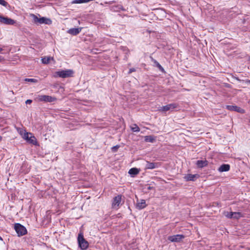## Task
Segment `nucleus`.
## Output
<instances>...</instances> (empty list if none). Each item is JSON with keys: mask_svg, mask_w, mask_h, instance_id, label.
<instances>
[{"mask_svg": "<svg viewBox=\"0 0 250 250\" xmlns=\"http://www.w3.org/2000/svg\"><path fill=\"white\" fill-rule=\"evenodd\" d=\"M31 16L33 18V21L36 23H44L48 25L51 24L52 23V21L50 19L45 17L39 18L37 16L33 14H31Z\"/></svg>", "mask_w": 250, "mask_h": 250, "instance_id": "nucleus-1", "label": "nucleus"}, {"mask_svg": "<svg viewBox=\"0 0 250 250\" xmlns=\"http://www.w3.org/2000/svg\"><path fill=\"white\" fill-rule=\"evenodd\" d=\"M79 246L82 250H86L88 247V242L84 238L83 235L80 233L78 237Z\"/></svg>", "mask_w": 250, "mask_h": 250, "instance_id": "nucleus-2", "label": "nucleus"}, {"mask_svg": "<svg viewBox=\"0 0 250 250\" xmlns=\"http://www.w3.org/2000/svg\"><path fill=\"white\" fill-rule=\"evenodd\" d=\"M14 228L19 236H23L27 233L26 228L20 224H16Z\"/></svg>", "mask_w": 250, "mask_h": 250, "instance_id": "nucleus-3", "label": "nucleus"}, {"mask_svg": "<svg viewBox=\"0 0 250 250\" xmlns=\"http://www.w3.org/2000/svg\"><path fill=\"white\" fill-rule=\"evenodd\" d=\"M73 74V71L70 69L62 70L56 72V74L60 77L65 78L71 77Z\"/></svg>", "mask_w": 250, "mask_h": 250, "instance_id": "nucleus-4", "label": "nucleus"}, {"mask_svg": "<svg viewBox=\"0 0 250 250\" xmlns=\"http://www.w3.org/2000/svg\"><path fill=\"white\" fill-rule=\"evenodd\" d=\"M23 138L30 144L34 145L37 144V142L36 138L34 136H32L31 133H25L23 136Z\"/></svg>", "mask_w": 250, "mask_h": 250, "instance_id": "nucleus-5", "label": "nucleus"}, {"mask_svg": "<svg viewBox=\"0 0 250 250\" xmlns=\"http://www.w3.org/2000/svg\"><path fill=\"white\" fill-rule=\"evenodd\" d=\"M38 101L45 102H52L56 100V98L48 95H38L37 97Z\"/></svg>", "mask_w": 250, "mask_h": 250, "instance_id": "nucleus-6", "label": "nucleus"}, {"mask_svg": "<svg viewBox=\"0 0 250 250\" xmlns=\"http://www.w3.org/2000/svg\"><path fill=\"white\" fill-rule=\"evenodd\" d=\"M184 238L185 236L184 235L176 234L168 236L167 239L171 242L178 243L181 242Z\"/></svg>", "mask_w": 250, "mask_h": 250, "instance_id": "nucleus-7", "label": "nucleus"}, {"mask_svg": "<svg viewBox=\"0 0 250 250\" xmlns=\"http://www.w3.org/2000/svg\"><path fill=\"white\" fill-rule=\"evenodd\" d=\"M178 105L177 104L172 103L163 106L159 109L160 111L166 112L168 110L172 111L174 108H177Z\"/></svg>", "mask_w": 250, "mask_h": 250, "instance_id": "nucleus-8", "label": "nucleus"}, {"mask_svg": "<svg viewBox=\"0 0 250 250\" xmlns=\"http://www.w3.org/2000/svg\"><path fill=\"white\" fill-rule=\"evenodd\" d=\"M0 23L6 25H13L15 23V21L7 17L0 16Z\"/></svg>", "mask_w": 250, "mask_h": 250, "instance_id": "nucleus-9", "label": "nucleus"}, {"mask_svg": "<svg viewBox=\"0 0 250 250\" xmlns=\"http://www.w3.org/2000/svg\"><path fill=\"white\" fill-rule=\"evenodd\" d=\"M122 196L118 195L115 196L113 200L112 206L113 208H118L121 202Z\"/></svg>", "mask_w": 250, "mask_h": 250, "instance_id": "nucleus-10", "label": "nucleus"}, {"mask_svg": "<svg viewBox=\"0 0 250 250\" xmlns=\"http://www.w3.org/2000/svg\"><path fill=\"white\" fill-rule=\"evenodd\" d=\"M147 205L146 201L144 199L138 200L137 199L136 207L138 209H142L146 207Z\"/></svg>", "mask_w": 250, "mask_h": 250, "instance_id": "nucleus-11", "label": "nucleus"}, {"mask_svg": "<svg viewBox=\"0 0 250 250\" xmlns=\"http://www.w3.org/2000/svg\"><path fill=\"white\" fill-rule=\"evenodd\" d=\"M160 166V164L159 163H151L148 161H146V168L152 169L156 168H158Z\"/></svg>", "mask_w": 250, "mask_h": 250, "instance_id": "nucleus-12", "label": "nucleus"}, {"mask_svg": "<svg viewBox=\"0 0 250 250\" xmlns=\"http://www.w3.org/2000/svg\"><path fill=\"white\" fill-rule=\"evenodd\" d=\"M198 174H188L185 175L184 177V179L186 181H194L197 177H198Z\"/></svg>", "mask_w": 250, "mask_h": 250, "instance_id": "nucleus-13", "label": "nucleus"}, {"mask_svg": "<svg viewBox=\"0 0 250 250\" xmlns=\"http://www.w3.org/2000/svg\"><path fill=\"white\" fill-rule=\"evenodd\" d=\"M82 28H73L69 29L67 33L69 34L76 36L79 34V33L81 31Z\"/></svg>", "mask_w": 250, "mask_h": 250, "instance_id": "nucleus-14", "label": "nucleus"}, {"mask_svg": "<svg viewBox=\"0 0 250 250\" xmlns=\"http://www.w3.org/2000/svg\"><path fill=\"white\" fill-rule=\"evenodd\" d=\"M226 108L230 111H235L240 113L243 111L242 108L235 105H226Z\"/></svg>", "mask_w": 250, "mask_h": 250, "instance_id": "nucleus-15", "label": "nucleus"}, {"mask_svg": "<svg viewBox=\"0 0 250 250\" xmlns=\"http://www.w3.org/2000/svg\"><path fill=\"white\" fill-rule=\"evenodd\" d=\"M230 169V166L228 164H223L219 168L218 171L219 172H226L228 171Z\"/></svg>", "mask_w": 250, "mask_h": 250, "instance_id": "nucleus-16", "label": "nucleus"}, {"mask_svg": "<svg viewBox=\"0 0 250 250\" xmlns=\"http://www.w3.org/2000/svg\"><path fill=\"white\" fill-rule=\"evenodd\" d=\"M208 162L207 160H198L196 162V165L198 167L202 168L207 166Z\"/></svg>", "mask_w": 250, "mask_h": 250, "instance_id": "nucleus-17", "label": "nucleus"}, {"mask_svg": "<svg viewBox=\"0 0 250 250\" xmlns=\"http://www.w3.org/2000/svg\"><path fill=\"white\" fill-rule=\"evenodd\" d=\"M139 172V170L137 168H132L129 169L128 171V173L130 175H135L138 174Z\"/></svg>", "mask_w": 250, "mask_h": 250, "instance_id": "nucleus-18", "label": "nucleus"}, {"mask_svg": "<svg viewBox=\"0 0 250 250\" xmlns=\"http://www.w3.org/2000/svg\"><path fill=\"white\" fill-rule=\"evenodd\" d=\"M53 60V58L50 57H45L42 59V62L44 64H47L49 62L50 60Z\"/></svg>", "mask_w": 250, "mask_h": 250, "instance_id": "nucleus-19", "label": "nucleus"}, {"mask_svg": "<svg viewBox=\"0 0 250 250\" xmlns=\"http://www.w3.org/2000/svg\"><path fill=\"white\" fill-rule=\"evenodd\" d=\"M242 217V214L240 212H233V218L238 219Z\"/></svg>", "mask_w": 250, "mask_h": 250, "instance_id": "nucleus-20", "label": "nucleus"}, {"mask_svg": "<svg viewBox=\"0 0 250 250\" xmlns=\"http://www.w3.org/2000/svg\"><path fill=\"white\" fill-rule=\"evenodd\" d=\"M145 140L146 142L153 143L154 141V138L152 136H146L145 137Z\"/></svg>", "mask_w": 250, "mask_h": 250, "instance_id": "nucleus-21", "label": "nucleus"}, {"mask_svg": "<svg viewBox=\"0 0 250 250\" xmlns=\"http://www.w3.org/2000/svg\"><path fill=\"white\" fill-rule=\"evenodd\" d=\"M131 129L133 132H139L140 128L136 124H134L131 126Z\"/></svg>", "mask_w": 250, "mask_h": 250, "instance_id": "nucleus-22", "label": "nucleus"}, {"mask_svg": "<svg viewBox=\"0 0 250 250\" xmlns=\"http://www.w3.org/2000/svg\"><path fill=\"white\" fill-rule=\"evenodd\" d=\"M225 215L228 218H233V212H226Z\"/></svg>", "mask_w": 250, "mask_h": 250, "instance_id": "nucleus-23", "label": "nucleus"}, {"mask_svg": "<svg viewBox=\"0 0 250 250\" xmlns=\"http://www.w3.org/2000/svg\"><path fill=\"white\" fill-rule=\"evenodd\" d=\"M24 81L25 82H31V83H36L38 82V80L35 79H29V78H26L24 79Z\"/></svg>", "mask_w": 250, "mask_h": 250, "instance_id": "nucleus-24", "label": "nucleus"}, {"mask_svg": "<svg viewBox=\"0 0 250 250\" xmlns=\"http://www.w3.org/2000/svg\"><path fill=\"white\" fill-rule=\"evenodd\" d=\"M154 62L156 64V66L159 68V69L162 71H164L163 67L161 65V64L156 60H154Z\"/></svg>", "mask_w": 250, "mask_h": 250, "instance_id": "nucleus-25", "label": "nucleus"}, {"mask_svg": "<svg viewBox=\"0 0 250 250\" xmlns=\"http://www.w3.org/2000/svg\"><path fill=\"white\" fill-rule=\"evenodd\" d=\"M7 2L5 1L4 0H0V4L3 5V6H6V5H7Z\"/></svg>", "mask_w": 250, "mask_h": 250, "instance_id": "nucleus-26", "label": "nucleus"}, {"mask_svg": "<svg viewBox=\"0 0 250 250\" xmlns=\"http://www.w3.org/2000/svg\"><path fill=\"white\" fill-rule=\"evenodd\" d=\"M119 147V146H114L112 147V150L113 151H116Z\"/></svg>", "mask_w": 250, "mask_h": 250, "instance_id": "nucleus-27", "label": "nucleus"}, {"mask_svg": "<svg viewBox=\"0 0 250 250\" xmlns=\"http://www.w3.org/2000/svg\"><path fill=\"white\" fill-rule=\"evenodd\" d=\"M136 71V69L134 68H130L129 70L128 74H130L133 72H135Z\"/></svg>", "mask_w": 250, "mask_h": 250, "instance_id": "nucleus-28", "label": "nucleus"}, {"mask_svg": "<svg viewBox=\"0 0 250 250\" xmlns=\"http://www.w3.org/2000/svg\"><path fill=\"white\" fill-rule=\"evenodd\" d=\"M79 3L87 2L90 1V0H80Z\"/></svg>", "mask_w": 250, "mask_h": 250, "instance_id": "nucleus-29", "label": "nucleus"}, {"mask_svg": "<svg viewBox=\"0 0 250 250\" xmlns=\"http://www.w3.org/2000/svg\"><path fill=\"white\" fill-rule=\"evenodd\" d=\"M32 101L31 100H27L25 102L26 104H30L32 103Z\"/></svg>", "mask_w": 250, "mask_h": 250, "instance_id": "nucleus-30", "label": "nucleus"}, {"mask_svg": "<svg viewBox=\"0 0 250 250\" xmlns=\"http://www.w3.org/2000/svg\"><path fill=\"white\" fill-rule=\"evenodd\" d=\"M245 82H246V83H250V80H247Z\"/></svg>", "mask_w": 250, "mask_h": 250, "instance_id": "nucleus-31", "label": "nucleus"}, {"mask_svg": "<svg viewBox=\"0 0 250 250\" xmlns=\"http://www.w3.org/2000/svg\"><path fill=\"white\" fill-rule=\"evenodd\" d=\"M2 50V48L0 47V52H1Z\"/></svg>", "mask_w": 250, "mask_h": 250, "instance_id": "nucleus-32", "label": "nucleus"}, {"mask_svg": "<svg viewBox=\"0 0 250 250\" xmlns=\"http://www.w3.org/2000/svg\"><path fill=\"white\" fill-rule=\"evenodd\" d=\"M2 137L1 136H0V142L2 140Z\"/></svg>", "mask_w": 250, "mask_h": 250, "instance_id": "nucleus-33", "label": "nucleus"}, {"mask_svg": "<svg viewBox=\"0 0 250 250\" xmlns=\"http://www.w3.org/2000/svg\"><path fill=\"white\" fill-rule=\"evenodd\" d=\"M0 240H2V238L0 236Z\"/></svg>", "mask_w": 250, "mask_h": 250, "instance_id": "nucleus-34", "label": "nucleus"}]
</instances>
